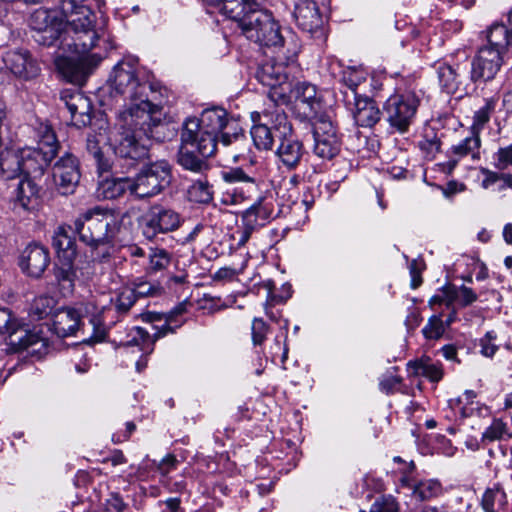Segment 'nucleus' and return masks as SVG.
I'll use <instances>...</instances> for the list:
<instances>
[{"label":"nucleus","instance_id":"obj_52","mask_svg":"<svg viewBox=\"0 0 512 512\" xmlns=\"http://www.w3.org/2000/svg\"><path fill=\"white\" fill-rule=\"evenodd\" d=\"M422 332L427 339L437 340L441 338L445 332V325L441 317L436 315L432 316Z\"/></svg>","mask_w":512,"mask_h":512},{"label":"nucleus","instance_id":"obj_48","mask_svg":"<svg viewBox=\"0 0 512 512\" xmlns=\"http://www.w3.org/2000/svg\"><path fill=\"white\" fill-rule=\"evenodd\" d=\"M149 264L148 271L157 272L168 267L171 258L169 253L160 248H150L148 254Z\"/></svg>","mask_w":512,"mask_h":512},{"label":"nucleus","instance_id":"obj_24","mask_svg":"<svg viewBox=\"0 0 512 512\" xmlns=\"http://www.w3.org/2000/svg\"><path fill=\"white\" fill-rule=\"evenodd\" d=\"M3 61L7 69L15 76L24 80L35 78L39 73V67L31 55L23 50H11L6 52Z\"/></svg>","mask_w":512,"mask_h":512},{"label":"nucleus","instance_id":"obj_8","mask_svg":"<svg viewBox=\"0 0 512 512\" xmlns=\"http://www.w3.org/2000/svg\"><path fill=\"white\" fill-rule=\"evenodd\" d=\"M171 181L172 169L167 161L146 164L131 177L132 195L137 199L154 197L169 187Z\"/></svg>","mask_w":512,"mask_h":512},{"label":"nucleus","instance_id":"obj_60","mask_svg":"<svg viewBox=\"0 0 512 512\" xmlns=\"http://www.w3.org/2000/svg\"><path fill=\"white\" fill-rule=\"evenodd\" d=\"M424 269V263L420 259H413L409 264L411 275V287L416 289L422 283L421 272Z\"/></svg>","mask_w":512,"mask_h":512},{"label":"nucleus","instance_id":"obj_54","mask_svg":"<svg viewBox=\"0 0 512 512\" xmlns=\"http://www.w3.org/2000/svg\"><path fill=\"white\" fill-rule=\"evenodd\" d=\"M454 301H458L457 288L451 285H446L440 290V293L431 297L429 304L431 306L436 304H445L449 307Z\"/></svg>","mask_w":512,"mask_h":512},{"label":"nucleus","instance_id":"obj_37","mask_svg":"<svg viewBox=\"0 0 512 512\" xmlns=\"http://www.w3.org/2000/svg\"><path fill=\"white\" fill-rule=\"evenodd\" d=\"M487 42L485 48L497 49L500 54H504L512 42V34L503 24H493L487 31Z\"/></svg>","mask_w":512,"mask_h":512},{"label":"nucleus","instance_id":"obj_46","mask_svg":"<svg viewBox=\"0 0 512 512\" xmlns=\"http://www.w3.org/2000/svg\"><path fill=\"white\" fill-rule=\"evenodd\" d=\"M55 305V300L47 295L36 297L30 306V315L36 320H41L48 316Z\"/></svg>","mask_w":512,"mask_h":512},{"label":"nucleus","instance_id":"obj_39","mask_svg":"<svg viewBox=\"0 0 512 512\" xmlns=\"http://www.w3.org/2000/svg\"><path fill=\"white\" fill-rule=\"evenodd\" d=\"M496 103L497 101L494 98L484 100V104L474 112L471 133L480 135V132L490 121L491 115L495 111Z\"/></svg>","mask_w":512,"mask_h":512},{"label":"nucleus","instance_id":"obj_6","mask_svg":"<svg viewBox=\"0 0 512 512\" xmlns=\"http://www.w3.org/2000/svg\"><path fill=\"white\" fill-rule=\"evenodd\" d=\"M102 308H98L94 303L88 302L83 308L76 310L74 308H62L57 310L52 317V331L61 338L74 336L84 327L81 322L83 312L91 314L89 325L92 329V335L89 338L91 342L102 341L106 336V328L102 319Z\"/></svg>","mask_w":512,"mask_h":512},{"label":"nucleus","instance_id":"obj_58","mask_svg":"<svg viewBox=\"0 0 512 512\" xmlns=\"http://www.w3.org/2000/svg\"><path fill=\"white\" fill-rule=\"evenodd\" d=\"M495 341L496 334L493 331L487 332L479 341L480 353L485 357H493L498 350Z\"/></svg>","mask_w":512,"mask_h":512},{"label":"nucleus","instance_id":"obj_1","mask_svg":"<svg viewBox=\"0 0 512 512\" xmlns=\"http://www.w3.org/2000/svg\"><path fill=\"white\" fill-rule=\"evenodd\" d=\"M62 9L69 27L60 46L72 55L58 56L55 65L65 79L80 84L102 60L101 55L90 53L100 34L94 28L95 15L87 6L78 5L75 0H64Z\"/></svg>","mask_w":512,"mask_h":512},{"label":"nucleus","instance_id":"obj_57","mask_svg":"<svg viewBox=\"0 0 512 512\" xmlns=\"http://www.w3.org/2000/svg\"><path fill=\"white\" fill-rule=\"evenodd\" d=\"M268 325L261 318H254L251 326L252 342L254 345H261L266 339Z\"/></svg>","mask_w":512,"mask_h":512},{"label":"nucleus","instance_id":"obj_34","mask_svg":"<svg viewBox=\"0 0 512 512\" xmlns=\"http://www.w3.org/2000/svg\"><path fill=\"white\" fill-rule=\"evenodd\" d=\"M16 200L24 209H33L38 201L40 186L35 179L22 177L17 184Z\"/></svg>","mask_w":512,"mask_h":512},{"label":"nucleus","instance_id":"obj_56","mask_svg":"<svg viewBox=\"0 0 512 512\" xmlns=\"http://www.w3.org/2000/svg\"><path fill=\"white\" fill-rule=\"evenodd\" d=\"M400 505L391 495L382 496L375 500L369 512H399Z\"/></svg>","mask_w":512,"mask_h":512},{"label":"nucleus","instance_id":"obj_63","mask_svg":"<svg viewBox=\"0 0 512 512\" xmlns=\"http://www.w3.org/2000/svg\"><path fill=\"white\" fill-rule=\"evenodd\" d=\"M125 507L126 504L118 493H112L106 501L107 512H122Z\"/></svg>","mask_w":512,"mask_h":512},{"label":"nucleus","instance_id":"obj_42","mask_svg":"<svg viewBox=\"0 0 512 512\" xmlns=\"http://www.w3.org/2000/svg\"><path fill=\"white\" fill-rule=\"evenodd\" d=\"M512 434L508 431V425L500 418H494L491 424L484 430L481 436L483 443L511 439Z\"/></svg>","mask_w":512,"mask_h":512},{"label":"nucleus","instance_id":"obj_51","mask_svg":"<svg viewBox=\"0 0 512 512\" xmlns=\"http://www.w3.org/2000/svg\"><path fill=\"white\" fill-rule=\"evenodd\" d=\"M254 210L255 215L263 221L265 225L273 216V202L270 198L261 196L258 200L249 207Z\"/></svg>","mask_w":512,"mask_h":512},{"label":"nucleus","instance_id":"obj_20","mask_svg":"<svg viewBox=\"0 0 512 512\" xmlns=\"http://www.w3.org/2000/svg\"><path fill=\"white\" fill-rule=\"evenodd\" d=\"M344 103L351 111L358 126L372 127L380 120V110L375 102L368 97H356L355 94H349Z\"/></svg>","mask_w":512,"mask_h":512},{"label":"nucleus","instance_id":"obj_40","mask_svg":"<svg viewBox=\"0 0 512 512\" xmlns=\"http://www.w3.org/2000/svg\"><path fill=\"white\" fill-rule=\"evenodd\" d=\"M251 137L257 149L270 150L276 136L269 126H266L261 121H256L253 122L251 128Z\"/></svg>","mask_w":512,"mask_h":512},{"label":"nucleus","instance_id":"obj_25","mask_svg":"<svg viewBox=\"0 0 512 512\" xmlns=\"http://www.w3.org/2000/svg\"><path fill=\"white\" fill-rule=\"evenodd\" d=\"M296 23L303 31L313 34L323 25V18L313 0L299 1L294 10Z\"/></svg>","mask_w":512,"mask_h":512},{"label":"nucleus","instance_id":"obj_35","mask_svg":"<svg viewBox=\"0 0 512 512\" xmlns=\"http://www.w3.org/2000/svg\"><path fill=\"white\" fill-rule=\"evenodd\" d=\"M367 71L362 67H347L342 72V82L346 89L342 91L343 101L349 94H355L356 97H361L358 92V88L364 84L367 80Z\"/></svg>","mask_w":512,"mask_h":512},{"label":"nucleus","instance_id":"obj_29","mask_svg":"<svg viewBox=\"0 0 512 512\" xmlns=\"http://www.w3.org/2000/svg\"><path fill=\"white\" fill-rule=\"evenodd\" d=\"M7 335V344L13 352L26 350L41 341V337L37 333L30 331L26 324L18 320Z\"/></svg>","mask_w":512,"mask_h":512},{"label":"nucleus","instance_id":"obj_22","mask_svg":"<svg viewBox=\"0 0 512 512\" xmlns=\"http://www.w3.org/2000/svg\"><path fill=\"white\" fill-rule=\"evenodd\" d=\"M283 104L284 103L273 102V105L263 112L251 113L252 121H261L266 126H269L278 139L292 134V126L288 121L287 115L284 110L280 108V105Z\"/></svg>","mask_w":512,"mask_h":512},{"label":"nucleus","instance_id":"obj_11","mask_svg":"<svg viewBox=\"0 0 512 512\" xmlns=\"http://www.w3.org/2000/svg\"><path fill=\"white\" fill-rule=\"evenodd\" d=\"M420 101L418 95L413 91L391 95L383 107L390 126L400 133L406 132L414 122Z\"/></svg>","mask_w":512,"mask_h":512},{"label":"nucleus","instance_id":"obj_12","mask_svg":"<svg viewBox=\"0 0 512 512\" xmlns=\"http://www.w3.org/2000/svg\"><path fill=\"white\" fill-rule=\"evenodd\" d=\"M222 178L230 184H239L228 196L232 204H239L250 199L259 190L261 175L255 170H245L241 167L232 168L222 172Z\"/></svg>","mask_w":512,"mask_h":512},{"label":"nucleus","instance_id":"obj_45","mask_svg":"<svg viewBox=\"0 0 512 512\" xmlns=\"http://www.w3.org/2000/svg\"><path fill=\"white\" fill-rule=\"evenodd\" d=\"M471 134V136L466 137L459 144L452 146L451 150L453 155L458 158H462L469 154H471L473 158L476 157V153L480 146V136L475 133Z\"/></svg>","mask_w":512,"mask_h":512},{"label":"nucleus","instance_id":"obj_14","mask_svg":"<svg viewBox=\"0 0 512 512\" xmlns=\"http://www.w3.org/2000/svg\"><path fill=\"white\" fill-rule=\"evenodd\" d=\"M316 156L324 160L334 158L340 151L341 143L333 123L327 118H319L313 127Z\"/></svg>","mask_w":512,"mask_h":512},{"label":"nucleus","instance_id":"obj_53","mask_svg":"<svg viewBox=\"0 0 512 512\" xmlns=\"http://www.w3.org/2000/svg\"><path fill=\"white\" fill-rule=\"evenodd\" d=\"M242 223L244 227V232L241 238V242L247 241L253 230H255L258 227L264 226L263 221H260V219H258V217L255 215L254 210L250 208L243 212Z\"/></svg>","mask_w":512,"mask_h":512},{"label":"nucleus","instance_id":"obj_13","mask_svg":"<svg viewBox=\"0 0 512 512\" xmlns=\"http://www.w3.org/2000/svg\"><path fill=\"white\" fill-rule=\"evenodd\" d=\"M503 64V55L497 49L481 47L472 61H469V80L490 81L495 78Z\"/></svg>","mask_w":512,"mask_h":512},{"label":"nucleus","instance_id":"obj_41","mask_svg":"<svg viewBox=\"0 0 512 512\" xmlns=\"http://www.w3.org/2000/svg\"><path fill=\"white\" fill-rule=\"evenodd\" d=\"M40 138L37 150L41 151L46 157L53 160L57 155L59 143L54 131L49 126L41 127Z\"/></svg>","mask_w":512,"mask_h":512},{"label":"nucleus","instance_id":"obj_50","mask_svg":"<svg viewBox=\"0 0 512 512\" xmlns=\"http://www.w3.org/2000/svg\"><path fill=\"white\" fill-rule=\"evenodd\" d=\"M136 297L130 287L122 288L116 298L113 300L115 308L119 313H127L130 308L135 304Z\"/></svg>","mask_w":512,"mask_h":512},{"label":"nucleus","instance_id":"obj_21","mask_svg":"<svg viewBox=\"0 0 512 512\" xmlns=\"http://www.w3.org/2000/svg\"><path fill=\"white\" fill-rule=\"evenodd\" d=\"M50 263L47 248L40 244H30L22 252L20 267L24 273L33 278H39Z\"/></svg>","mask_w":512,"mask_h":512},{"label":"nucleus","instance_id":"obj_32","mask_svg":"<svg viewBox=\"0 0 512 512\" xmlns=\"http://www.w3.org/2000/svg\"><path fill=\"white\" fill-rule=\"evenodd\" d=\"M126 192L132 195L131 177L107 178L97 187V195L103 199H116Z\"/></svg>","mask_w":512,"mask_h":512},{"label":"nucleus","instance_id":"obj_16","mask_svg":"<svg viewBox=\"0 0 512 512\" xmlns=\"http://www.w3.org/2000/svg\"><path fill=\"white\" fill-rule=\"evenodd\" d=\"M53 179L57 190L62 195H69L75 191L79 183L80 171L77 158L65 152L53 165Z\"/></svg>","mask_w":512,"mask_h":512},{"label":"nucleus","instance_id":"obj_18","mask_svg":"<svg viewBox=\"0 0 512 512\" xmlns=\"http://www.w3.org/2000/svg\"><path fill=\"white\" fill-rule=\"evenodd\" d=\"M169 332L172 333L173 329L167 323L161 327H155L153 334L135 326L128 330L125 339L121 341V345L123 348L138 347V351L149 355L154 351L155 342Z\"/></svg>","mask_w":512,"mask_h":512},{"label":"nucleus","instance_id":"obj_4","mask_svg":"<svg viewBox=\"0 0 512 512\" xmlns=\"http://www.w3.org/2000/svg\"><path fill=\"white\" fill-rule=\"evenodd\" d=\"M80 240L92 248L110 244L119 231L114 214L99 206L81 213L74 221Z\"/></svg>","mask_w":512,"mask_h":512},{"label":"nucleus","instance_id":"obj_26","mask_svg":"<svg viewBox=\"0 0 512 512\" xmlns=\"http://www.w3.org/2000/svg\"><path fill=\"white\" fill-rule=\"evenodd\" d=\"M200 141L195 139L193 142L186 143L181 138V147L178 153V163L186 170L201 173L208 168L204 158L212 155H205L200 149Z\"/></svg>","mask_w":512,"mask_h":512},{"label":"nucleus","instance_id":"obj_7","mask_svg":"<svg viewBox=\"0 0 512 512\" xmlns=\"http://www.w3.org/2000/svg\"><path fill=\"white\" fill-rule=\"evenodd\" d=\"M296 54V50H288L287 55L283 53L288 60L287 63L282 62V56L278 54L275 59H270L258 67L256 78L262 85L269 88L268 97L272 102H290L292 92V83L289 80L292 69L290 63L294 62Z\"/></svg>","mask_w":512,"mask_h":512},{"label":"nucleus","instance_id":"obj_44","mask_svg":"<svg viewBox=\"0 0 512 512\" xmlns=\"http://www.w3.org/2000/svg\"><path fill=\"white\" fill-rule=\"evenodd\" d=\"M416 373L428 378L432 382H439L443 377L441 363H434L427 360H420L415 363Z\"/></svg>","mask_w":512,"mask_h":512},{"label":"nucleus","instance_id":"obj_43","mask_svg":"<svg viewBox=\"0 0 512 512\" xmlns=\"http://www.w3.org/2000/svg\"><path fill=\"white\" fill-rule=\"evenodd\" d=\"M188 196L191 201L209 203L213 198L212 187L206 180H197L189 187Z\"/></svg>","mask_w":512,"mask_h":512},{"label":"nucleus","instance_id":"obj_10","mask_svg":"<svg viewBox=\"0 0 512 512\" xmlns=\"http://www.w3.org/2000/svg\"><path fill=\"white\" fill-rule=\"evenodd\" d=\"M30 26L36 32L33 36L35 41L45 46L54 45L58 40L61 41L69 27L67 16L62 8L61 15L55 10L43 8L35 10L30 17Z\"/></svg>","mask_w":512,"mask_h":512},{"label":"nucleus","instance_id":"obj_36","mask_svg":"<svg viewBox=\"0 0 512 512\" xmlns=\"http://www.w3.org/2000/svg\"><path fill=\"white\" fill-rule=\"evenodd\" d=\"M292 95H294L299 104L306 106L308 111L305 110V114H310L317 110L319 103L314 85L308 82H298L294 87L292 86Z\"/></svg>","mask_w":512,"mask_h":512},{"label":"nucleus","instance_id":"obj_59","mask_svg":"<svg viewBox=\"0 0 512 512\" xmlns=\"http://www.w3.org/2000/svg\"><path fill=\"white\" fill-rule=\"evenodd\" d=\"M512 165V144L508 147L501 148L495 155V166L504 170Z\"/></svg>","mask_w":512,"mask_h":512},{"label":"nucleus","instance_id":"obj_62","mask_svg":"<svg viewBox=\"0 0 512 512\" xmlns=\"http://www.w3.org/2000/svg\"><path fill=\"white\" fill-rule=\"evenodd\" d=\"M16 321L8 309L0 308V334H8Z\"/></svg>","mask_w":512,"mask_h":512},{"label":"nucleus","instance_id":"obj_33","mask_svg":"<svg viewBox=\"0 0 512 512\" xmlns=\"http://www.w3.org/2000/svg\"><path fill=\"white\" fill-rule=\"evenodd\" d=\"M52 245L56 250L59 261L73 262L76 257L75 241L68 235L64 226H59L54 231Z\"/></svg>","mask_w":512,"mask_h":512},{"label":"nucleus","instance_id":"obj_61","mask_svg":"<svg viewBox=\"0 0 512 512\" xmlns=\"http://www.w3.org/2000/svg\"><path fill=\"white\" fill-rule=\"evenodd\" d=\"M458 302L462 306H468L477 301V294L469 287L462 285L457 288Z\"/></svg>","mask_w":512,"mask_h":512},{"label":"nucleus","instance_id":"obj_3","mask_svg":"<svg viewBox=\"0 0 512 512\" xmlns=\"http://www.w3.org/2000/svg\"><path fill=\"white\" fill-rule=\"evenodd\" d=\"M232 17L248 40L269 48L283 47L285 39L280 32V26L272 14L261 6L242 8L240 13Z\"/></svg>","mask_w":512,"mask_h":512},{"label":"nucleus","instance_id":"obj_64","mask_svg":"<svg viewBox=\"0 0 512 512\" xmlns=\"http://www.w3.org/2000/svg\"><path fill=\"white\" fill-rule=\"evenodd\" d=\"M401 378L396 375H386L380 381V389L386 394L393 393L400 384Z\"/></svg>","mask_w":512,"mask_h":512},{"label":"nucleus","instance_id":"obj_15","mask_svg":"<svg viewBox=\"0 0 512 512\" xmlns=\"http://www.w3.org/2000/svg\"><path fill=\"white\" fill-rule=\"evenodd\" d=\"M143 234L148 239L155 238L159 233L176 230L181 223L180 215L174 210L161 206H152L145 215Z\"/></svg>","mask_w":512,"mask_h":512},{"label":"nucleus","instance_id":"obj_2","mask_svg":"<svg viewBox=\"0 0 512 512\" xmlns=\"http://www.w3.org/2000/svg\"><path fill=\"white\" fill-rule=\"evenodd\" d=\"M159 110V105L142 100L140 104L121 112L119 127L109 138L115 155L134 161L147 156L150 143L155 138L154 128L160 122L155 117Z\"/></svg>","mask_w":512,"mask_h":512},{"label":"nucleus","instance_id":"obj_31","mask_svg":"<svg viewBox=\"0 0 512 512\" xmlns=\"http://www.w3.org/2000/svg\"><path fill=\"white\" fill-rule=\"evenodd\" d=\"M402 483L411 490L412 497L421 502L435 499L443 494V487L436 479H424L419 481L402 479Z\"/></svg>","mask_w":512,"mask_h":512},{"label":"nucleus","instance_id":"obj_5","mask_svg":"<svg viewBox=\"0 0 512 512\" xmlns=\"http://www.w3.org/2000/svg\"><path fill=\"white\" fill-rule=\"evenodd\" d=\"M228 125L227 112L219 107L206 109L200 119L190 118L184 123L182 139L188 143L200 141V149L205 155H214L218 135Z\"/></svg>","mask_w":512,"mask_h":512},{"label":"nucleus","instance_id":"obj_19","mask_svg":"<svg viewBox=\"0 0 512 512\" xmlns=\"http://www.w3.org/2000/svg\"><path fill=\"white\" fill-rule=\"evenodd\" d=\"M61 101L69 112L73 125L81 127L90 123L92 111L91 102L80 91H63L61 93Z\"/></svg>","mask_w":512,"mask_h":512},{"label":"nucleus","instance_id":"obj_30","mask_svg":"<svg viewBox=\"0 0 512 512\" xmlns=\"http://www.w3.org/2000/svg\"><path fill=\"white\" fill-rule=\"evenodd\" d=\"M109 138L104 131H99L89 134L86 140V150L94 158L98 170L102 172L111 168V161L104 150Z\"/></svg>","mask_w":512,"mask_h":512},{"label":"nucleus","instance_id":"obj_49","mask_svg":"<svg viewBox=\"0 0 512 512\" xmlns=\"http://www.w3.org/2000/svg\"><path fill=\"white\" fill-rule=\"evenodd\" d=\"M131 290L134 292L135 297H154L162 292L161 286L155 283L148 282L143 278H137L131 283Z\"/></svg>","mask_w":512,"mask_h":512},{"label":"nucleus","instance_id":"obj_55","mask_svg":"<svg viewBox=\"0 0 512 512\" xmlns=\"http://www.w3.org/2000/svg\"><path fill=\"white\" fill-rule=\"evenodd\" d=\"M60 265L55 268L54 274L59 284H68V287H72L74 281L75 272L73 269V262L59 261Z\"/></svg>","mask_w":512,"mask_h":512},{"label":"nucleus","instance_id":"obj_47","mask_svg":"<svg viewBox=\"0 0 512 512\" xmlns=\"http://www.w3.org/2000/svg\"><path fill=\"white\" fill-rule=\"evenodd\" d=\"M506 495L498 488L487 489L481 499V507L485 512H498L496 505H504Z\"/></svg>","mask_w":512,"mask_h":512},{"label":"nucleus","instance_id":"obj_17","mask_svg":"<svg viewBox=\"0 0 512 512\" xmlns=\"http://www.w3.org/2000/svg\"><path fill=\"white\" fill-rule=\"evenodd\" d=\"M436 70L442 90L448 94H454L469 80L468 56L463 55V59L455 63H438Z\"/></svg>","mask_w":512,"mask_h":512},{"label":"nucleus","instance_id":"obj_23","mask_svg":"<svg viewBox=\"0 0 512 512\" xmlns=\"http://www.w3.org/2000/svg\"><path fill=\"white\" fill-rule=\"evenodd\" d=\"M283 104L284 103L273 102V105L263 112L251 113L252 121H261L266 126H269L278 139L292 134V126L288 121L287 115L284 110L280 108V105Z\"/></svg>","mask_w":512,"mask_h":512},{"label":"nucleus","instance_id":"obj_28","mask_svg":"<svg viewBox=\"0 0 512 512\" xmlns=\"http://www.w3.org/2000/svg\"><path fill=\"white\" fill-rule=\"evenodd\" d=\"M279 141L276 156L286 168H296L304 153L302 143L295 139L292 134L279 138Z\"/></svg>","mask_w":512,"mask_h":512},{"label":"nucleus","instance_id":"obj_27","mask_svg":"<svg viewBox=\"0 0 512 512\" xmlns=\"http://www.w3.org/2000/svg\"><path fill=\"white\" fill-rule=\"evenodd\" d=\"M22 177L37 180L44 174L45 168L52 161L41 151L34 148H24L20 150Z\"/></svg>","mask_w":512,"mask_h":512},{"label":"nucleus","instance_id":"obj_38","mask_svg":"<svg viewBox=\"0 0 512 512\" xmlns=\"http://www.w3.org/2000/svg\"><path fill=\"white\" fill-rule=\"evenodd\" d=\"M22 175L21 154L7 151L0 158V178L8 180Z\"/></svg>","mask_w":512,"mask_h":512},{"label":"nucleus","instance_id":"obj_9","mask_svg":"<svg viewBox=\"0 0 512 512\" xmlns=\"http://www.w3.org/2000/svg\"><path fill=\"white\" fill-rule=\"evenodd\" d=\"M135 65L136 59H123L115 65L109 78L111 94L131 100L130 107L140 104L142 100L149 101L144 98L146 97L147 86L138 81Z\"/></svg>","mask_w":512,"mask_h":512}]
</instances>
